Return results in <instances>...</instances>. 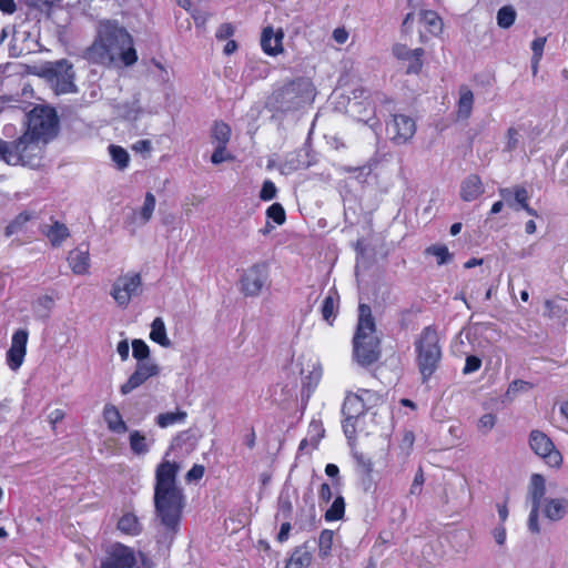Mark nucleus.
<instances>
[{"instance_id":"obj_57","label":"nucleus","mask_w":568,"mask_h":568,"mask_svg":"<svg viewBox=\"0 0 568 568\" xmlns=\"http://www.w3.org/2000/svg\"><path fill=\"white\" fill-rule=\"evenodd\" d=\"M425 481L424 474L422 468L418 469V471L415 475V478L413 480V484L410 486V494L416 495L422 491V486Z\"/></svg>"},{"instance_id":"obj_19","label":"nucleus","mask_w":568,"mask_h":568,"mask_svg":"<svg viewBox=\"0 0 568 568\" xmlns=\"http://www.w3.org/2000/svg\"><path fill=\"white\" fill-rule=\"evenodd\" d=\"M540 508L547 519L561 520L568 514V493L562 497L545 498Z\"/></svg>"},{"instance_id":"obj_49","label":"nucleus","mask_w":568,"mask_h":568,"mask_svg":"<svg viewBox=\"0 0 568 568\" xmlns=\"http://www.w3.org/2000/svg\"><path fill=\"white\" fill-rule=\"evenodd\" d=\"M481 367V359L475 355H468L465 361V366L463 368V374L468 375L479 371Z\"/></svg>"},{"instance_id":"obj_30","label":"nucleus","mask_w":568,"mask_h":568,"mask_svg":"<svg viewBox=\"0 0 568 568\" xmlns=\"http://www.w3.org/2000/svg\"><path fill=\"white\" fill-rule=\"evenodd\" d=\"M130 448L135 455H144L150 450L153 440L148 442V438L140 430H132L129 436Z\"/></svg>"},{"instance_id":"obj_56","label":"nucleus","mask_w":568,"mask_h":568,"mask_svg":"<svg viewBox=\"0 0 568 568\" xmlns=\"http://www.w3.org/2000/svg\"><path fill=\"white\" fill-rule=\"evenodd\" d=\"M507 143H506V150L511 152L514 151L518 145V131L514 128H509L507 131Z\"/></svg>"},{"instance_id":"obj_39","label":"nucleus","mask_w":568,"mask_h":568,"mask_svg":"<svg viewBox=\"0 0 568 568\" xmlns=\"http://www.w3.org/2000/svg\"><path fill=\"white\" fill-rule=\"evenodd\" d=\"M516 20V10L511 6H504L497 12V24L503 29L510 28Z\"/></svg>"},{"instance_id":"obj_45","label":"nucleus","mask_w":568,"mask_h":568,"mask_svg":"<svg viewBox=\"0 0 568 568\" xmlns=\"http://www.w3.org/2000/svg\"><path fill=\"white\" fill-rule=\"evenodd\" d=\"M353 458L357 465V467L366 475H369L373 471V462L369 457L361 452H353Z\"/></svg>"},{"instance_id":"obj_48","label":"nucleus","mask_w":568,"mask_h":568,"mask_svg":"<svg viewBox=\"0 0 568 568\" xmlns=\"http://www.w3.org/2000/svg\"><path fill=\"white\" fill-rule=\"evenodd\" d=\"M277 189L275 184L271 180H266L263 182L262 189L260 191V199L262 201H271L276 196Z\"/></svg>"},{"instance_id":"obj_1","label":"nucleus","mask_w":568,"mask_h":568,"mask_svg":"<svg viewBox=\"0 0 568 568\" xmlns=\"http://www.w3.org/2000/svg\"><path fill=\"white\" fill-rule=\"evenodd\" d=\"M179 465L164 460L155 469L154 509L164 528L162 542L172 544L180 530L182 511L185 506L183 489L178 486Z\"/></svg>"},{"instance_id":"obj_15","label":"nucleus","mask_w":568,"mask_h":568,"mask_svg":"<svg viewBox=\"0 0 568 568\" xmlns=\"http://www.w3.org/2000/svg\"><path fill=\"white\" fill-rule=\"evenodd\" d=\"M160 371L159 365L154 362L136 363L134 372L129 376L128 381L120 386V393L122 395L132 393L151 377L158 376Z\"/></svg>"},{"instance_id":"obj_58","label":"nucleus","mask_w":568,"mask_h":568,"mask_svg":"<svg viewBox=\"0 0 568 568\" xmlns=\"http://www.w3.org/2000/svg\"><path fill=\"white\" fill-rule=\"evenodd\" d=\"M393 53L397 59L407 60L413 55V50L408 49L406 45L397 44L393 48Z\"/></svg>"},{"instance_id":"obj_41","label":"nucleus","mask_w":568,"mask_h":568,"mask_svg":"<svg viewBox=\"0 0 568 568\" xmlns=\"http://www.w3.org/2000/svg\"><path fill=\"white\" fill-rule=\"evenodd\" d=\"M426 253L434 255L437 258L438 265L447 264L453 260V255L446 245H432L426 248Z\"/></svg>"},{"instance_id":"obj_18","label":"nucleus","mask_w":568,"mask_h":568,"mask_svg":"<svg viewBox=\"0 0 568 568\" xmlns=\"http://www.w3.org/2000/svg\"><path fill=\"white\" fill-rule=\"evenodd\" d=\"M67 260L75 275H85L89 273L91 261L88 245L80 244L71 250Z\"/></svg>"},{"instance_id":"obj_38","label":"nucleus","mask_w":568,"mask_h":568,"mask_svg":"<svg viewBox=\"0 0 568 568\" xmlns=\"http://www.w3.org/2000/svg\"><path fill=\"white\" fill-rule=\"evenodd\" d=\"M333 537L334 532L329 529H324L321 531L318 537V556L321 558H326L332 552L333 546Z\"/></svg>"},{"instance_id":"obj_60","label":"nucleus","mask_w":568,"mask_h":568,"mask_svg":"<svg viewBox=\"0 0 568 568\" xmlns=\"http://www.w3.org/2000/svg\"><path fill=\"white\" fill-rule=\"evenodd\" d=\"M325 474L328 477L333 478L334 486H339L341 485L339 468L337 467V465H335V464H327L326 467H325Z\"/></svg>"},{"instance_id":"obj_2","label":"nucleus","mask_w":568,"mask_h":568,"mask_svg":"<svg viewBox=\"0 0 568 568\" xmlns=\"http://www.w3.org/2000/svg\"><path fill=\"white\" fill-rule=\"evenodd\" d=\"M91 60L102 64L121 61L132 65L138 60L130 33L118 22L105 20L99 23L98 37L88 52Z\"/></svg>"},{"instance_id":"obj_23","label":"nucleus","mask_w":568,"mask_h":568,"mask_svg":"<svg viewBox=\"0 0 568 568\" xmlns=\"http://www.w3.org/2000/svg\"><path fill=\"white\" fill-rule=\"evenodd\" d=\"M338 303H339V295H338L337 291L334 288L329 290L327 295L324 297L322 306H321L322 317L329 325H332L336 318V315L338 312Z\"/></svg>"},{"instance_id":"obj_37","label":"nucleus","mask_w":568,"mask_h":568,"mask_svg":"<svg viewBox=\"0 0 568 568\" xmlns=\"http://www.w3.org/2000/svg\"><path fill=\"white\" fill-rule=\"evenodd\" d=\"M345 514V500L342 496H337L331 507L325 511L326 521H335L343 518Z\"/></svg>"},{"instance_id":"obj_21","label":"nucleus","mask_w":568,"mask_h":568,"mask_svg":"<svg viewBox=\"0 0 568 568\" xmlns=\"http://www.w3.org/2000/svg\"><path fill=\"white\" fill-rule=\"evenodd\" d=\"M484 193L481 179L477 174L468 175L460 184V197L465 202H471Z\"/></svg>"},{"instance_id":"obj_35","label":"nucleus","mask_w":568,"mask_h":568,"mask_svg":"<svg viewBox=\"0 0 568 568\" xmlns=\"http://www.w3.org/2000/svg\"><path fill=\"white\" fill-rule=\"evenodd\" d=\"M33 217V215L30 212H21L18 214L14 220H12L4 230L6 236H11L13 234L19 233L23 226Z\"/></svg>"},{"instance_id":"obj_25","label":"nucleus","mask_w":568,"mask_h":568,"mask_svg":"<svg viewBox=\"0 0 568 568\" xmlns=\"http://www.w3.org/2000/svg\"><path fill=\"white\" fill-rule=\"evenodd\" d=\"M116 528L124 535L138 536L142 532V525L139 518L132 514L126 513L120 517Z\"/></svg>"},{"instance_id":"obj_29","label":"nucleus","mask_w":568,"mask_h":568,"mask_svg":"<svg viewBox=\"0 0 568 568\" xmlns=\"http://www.w3.org/2000/svg\"><path fill=\"white\" fill-rule=\"evenodd\" d=\"M420 21L427 28L428 32L432 33L433 36H438L443 32V20L435 11H422Z\"/></svg>"},{"instance_id":"obj_20","label":"nucleus","mask_w":568,"mask_h":568,"mask_svg":"<svg viewBox=\"0 0 568 568\" xmlns=\"http://www.w3.org/2000/svg\"><path fill=\"white\" fill-rule=\"evenodd\" d=\"M499 194L506 201L507 205L515 211L521 210L525 207V204H528L529 194L523 186L500 189Z\"/></svg>"},{"instance_id":"obj_64","label":"nucleus","mask_w":568,"mask_h":568,"mask_svg":"<svg viewBox=\"0 0 568 568\" xmlns=\"http://www.w3.org/2000/svg\"><path fill=\"white\" fill-rule=\"evenodd\" d=\"M132 149L135 152H140V153L150 152L152 149V144H151V141H149V140H139L132 145Z\"/></svg>"},{"instance_id":"obj_27","label":"nucleus","mask_w":568,"mask_h":568,"mask_svg":"<svg viewBox=\"0 0 568 568\" xmlns=\"http://www.w3.org/2000/svg\"><path fill=\"white\" fill-rule=\"evenodd\" d=\"M474 104V94L471 90L467 87L463 85L459 89V100H458V118L468 119L471 114Z\"/></svg>"},{"instance_id":"obj_47","label":"nucleus","mask_w":568,"mask_h":568,"mask_svg":"<svg viewBox=\"0 0 568 568\" xmlns=\"http://www.w3.org/2000/svg\"><path fill=\"white\" fill-rule=\"evenodd\" d=\"M540 505H531V510L528 517V529L534 534L540 532V527L538 523V515L541 510Z\"/></svg>"},{"instance_id":"obj_7","label":"nucleus","mask_w":568,"mask_h":568,"mask_svg":"<svg viewBox=\"0 0 568 568\" xmlns=\"http://www.w3.org/2000/svg\"><path fill=\"white\" fill-rule=\"evenodd\" d=\"M26 131L39 143L47 144L59 130V118L53 108L37 105L27 114Z\"/></svg>"},{"instance_id":"obj_32","label":"nucleus","mask_w":568,"mask_h":568,"mask_svg":"<svg viewBox=\"0 0 568 568\" xmlns=\"http://www.w3.org/2000/svg\"><path fill=\"white\" fill-rule=\"evenodd\" d=\"M155 204H156L155 196L151 192H146L145 197H144V203L138 213V220L141 225L146 224L151 220L154 209H155ZM133 219H136L135 212H133Z\"/></svg>"},{"instance_id":"obj_63","label":"nucleus","mask_w":568,"mask_h":568,"mask_svg":"<svg viewBox=\"0 0 568 568\" xmlns=\"http://www.w3.org/2000/svg\"><path fill=\"white\" fill-rule=\"evenodd\" d=\"M65 414L62 409H53L48 418H49V423L51 424L52 428L54 429L57 424L60 423L63 418H64Z\"/></svg>"},{"instance_id":"obj_51","label":"nucleus","mask_w":568,"mask_h":568,"mask_svg":"<svg viewBox=\"0 0 568 568\" xmlns=\"http://www.w3.org/2000/svg\"><path fill=\"white\" fill-rule=\"evenodd\" d=\"M547 39L545 37H538L531 42V51L535 62L541 60L544 48Z\"/></svg>"},{"instance_id":"obj_6","label":"nucleus","mask_w":568,"mask_h":568,"mask_svg":"<svg viewBox=\"0 0 568 568\" xmlns=\"http://www.w3.org/2000/svg\"><path fill=\"white\" fill-rule=\"evenodd\" d=\"M42 159V148L38 141L23 132L14 141L0 139V160L9 165L37 168Z\"/></svg>"},{"instance_id":"obj_11","label":"nucleus","mask_w":568,"mask_h":568,"mask_svg":"<svg viewBox=\"0 0 568 568\" xmlns=\"http://www.w3.org/2000/svg\"><path fill=\"white\" fill-rule=\"evenodd\" d=\"M268 265L256 263L244 271L240 280V291L250 297L258 296L268 283Z\"/></svg>"},{"instance_id":"obj_59","label":"nucleus","mask_w":568,"mask_h":568,"mask_svg":"<svg viewBox=\"0 0 568 568\" xmlns=\"http://www.w3.org/2000/svg\"><path fill=\"white\" fill-rule=\"evenodd\" d=\"M491 534H493V537L497 545H499V546L505 545L506 538H507V532H506V528L504 525H499L496 528H494Z\"/></svg>"},{"instance_id":"obj_4","label":"nucleus","mask_w":568,"mask_h":568,"mask_svg":"<svg viewBox=\"0 0 568 568\" xmlns=\"http://www.w3.org/2000/svg\"><path fill=\"white\" fill-rule=\"evenodd\" d=\"M414 347L422 383L425 384L438 369L443 357L437 328L434 325L424 327L415 339Z\"/></svg>"},{"instance_id":"obj_26","label":"nucleus","mask_w":568,"mask_h":568,"mask_svg":"<svg viewBox=\"0 0 568 568\" xmlns=\"http://www.w3.org/2000/svg\"><path fill=\"white\" fill-rule=\"evenodd\" d=\"M546 483L545 478L539 474H534L529 484V499L531 505H540L545 499Z\"/></svg>"},{"instance_id":"obj_46","label":"nucleus","mask_w":568,"mask_h":568,"mask_svg":"<svg viewBox=\"0 0 568 568\" xmlns=\"http://www.w3.org/2000/svg\"><path fill=\"white\" fill-rule=\"evenodd\" d=\"M293 505L288 495L281 494L278 497V513L277 516H282L284 519L291 517Z\"/></svg>"},{"instance_id":"obj_34","label":"nucleus","mask_w":568,"mask_h":568,"mask_svg":"<svg viewBox=\"0 0 568 568\" xmlns=\"http://www.w3.org/2000/svg\"><path fill=\"white\" fill-rule=\"evenodd\" d=\"M312 556L304 547L294 550L288 559L285 568H307L311 564Z\"/></svg>"},{"instance_id":"obj_36","label":"nucleus","mask_w":568,"mask_h":568,"mask_svg":"<svg viewBox=\"0 0 568 568\" xmlns=\"http://www.w3.org/2000/svg\"><path fill=\"white\" fill-rule=\"evenodd\" d=\"M109 153L112 161L116 164L119 170L128 168L130 162V155L125 149L119 145L111 144L109 146Z\"/></svg>"},{"instance_id":"obj_22","label":"nucleus","mask_w":568,"mask_h":568,"mask_svg":"<svg viewBox=\"0 0 568 568\" xmlns=\"http://www.w3.org/2000/svg\"><path fill=\"white\" fill-rule=\"evenodd\" d=\"M102 416L110 432L124 434L128 430V426L123 420L120 410L114 405H104Z\"/></svg>"},{"instance_id":"obj_24","label":"nucleus","mask_w":568,"mask_h":568,"mask_svg":"<svg viewBox=\"0 0 568 568\" xmlns=\"http://www.w3.org/2000/svg\"><path fill=\"white\" fill-rule=\"evenodd\" d=\"M43 234L48 237L52 246H60L63 241L70 236L69 229L65 224L54 221L51 225L47 226Z\"/></svg>"},{"instance_id":"obj_3","label":"nucleus","mask_w":568,"mask_h":568,"mask_svg":"<svg viewBox=\"0 0 568 568\" xmlns=\"http://www.w3.org/2000/svg\"><path fill=\"white\" fill-rule=\"evenodd\" d=\"M353 356L361 366H369L381 357V339L376 323L367 304L358 305V318L353 336Z\"/></svg>"},{"instance_id":"obj_17","label":"nucleus","mask_w":568,"mask_h":568,"mask_svg":"<svg viewBox=\"0 0 568 568\" xmlns=\"http://www.w3.org/2000/svg\"><path fill=\"white\" fill-rule=\"evenodd\" d=\"M284 32L281 28L276 31L273 27L267 26L262 30L261 48L267 55L275 57L284 51L283 48Z\"/></svg>"},{"instance_id":"obj_14","label":"nucleus","mask_w":568,"mask_h":568,"mask_svg":"<svg viewBox=\"0 0 568 568\" xmlns=\"http://www.w3.org/2000/svg\"><path fill=\"white\" fill-rule=\"evenodd\" d=\"M101 562L108 568H134L136 557L131 547L122 542H114L109 547L106 558Z\"/></svg>"},{"instance_id":"obj_54","label":"nucleus","mask_w":568,"mask_h":568,"mask_svg":"<svg viewBox=\"0 0 568 568\" xmlns=\"http://www.w3.org/2000/svg\"><path fill=\"white\" fill-rule=\"evenodd\" d=\"M321 376H322L321 371L314 369L303 381V387L307 388L308 390L314 389L317 386V384L321 379Z\"/></svg>"},{"instance_id":"obj_8","label":"nucleus","mask_w":568,"mask_h":568,"mask_svg":"<svg viewBox=\"0 0 568 568\" xmlns=\"http://www.w3.org/2000/svg\"><path fill=\"white\" fill-rule=\"evenodd\" d=\"M40 77L50 84L57 94L77 92L73 65L67 59L47 62L41 67Z\"/></svg>"},{"instance_id":"obj_5","label":"nucleus","mask_w":568,"mask_h":568,"mask_svg":"<svg viewBox=\"0 0 568 568\" xmlns=\"http://www.w3.org/2000/svg\"><path fill=\"white\" fill-rule=\"evenodd\" d=\"M315 93L310 79L297 78L275 90L271 97V103L277 111L292 112L312 103Z\"/></svg>"},{"instance_id":"obj_55","label":"nucleus","mask_w":568,"mask_h":568,"mask_svg":"<svg viewBox=\"0 0 568 568\" xmlns=\"http://www.w3.org/2000/svg\"><path fill=\"white\" fill-rule=\"evenodd\" d=\"M234 27L231 23H222L216 30L215 37L217 40H225L234 34Z\"/></svg>"},{"instance_id":"obj_62","label":"nucleus","mask_w":568,"mask_h":568,"mask_svg":"<svg viewBox=\"0 0 568 568\" xmlns=\"http://www.w3.org/2000/svg\"><path fill=\"white\" fill-rule=\"evenodd\" d=\"M116 352L121 357V361L125 362L129 358L130 346L126 339L120 341L116 346Z\"/></svg>"},{"instance_id":"obj_61","label":"nucleus","mask_w":568,"mask_h":568,"mask_svg":"<svg viewBox=\"0 0 568 568\" xmlns=\"http://www.w3.org/2000/svg\"><path fill=\"white\" fill-rule=\"evenodd\" d=\"M332 496L333 493L331 486L327 483H323L318 491V497L321 501L328 503L332 499Z\"/></svg>"},{"instance_id":"obj_9","label":"nucleus","mask_w":568,"mask_h":568,"mask_svg":"<svg viewBox=\"0 0 568 568\" xmlns=\"http://www.w3.org/2000/svg\"><path fill=\"white\" fill-rule=\"evenodd\" d=\"M141 287V274L136 272H128L116 277L112 284L110 295L119 307L126 308L132 297L139 295Z\"/></svg>"},{"instance_id":"obj_33","label":"nucleus","mask_w":568,"mask_h":568,"mask_svg":"<svg viewBox=\"0 0 568 568\" xmlns=\"http://www.w3.org/2000/svg\"><path fill=\"white\" fill-rule=\"evenodd\" d=\"M231 138V128L225 122H215L212 131H211V139L212 142L216 145H225L227 146V143Z\"/></svg>"},{"instance_id":"obj_31","label":"nucleus","mask_w":568,"mask_h":568,"mask_svg":"<svg viewBox=\"0 0 568 568\" xmlns=\"http://www.w3.org/2000/svg\"><path fill=\"white\" fill-rule=\"evenodd\" d=\"M187 417L186 412L178 409L176 412H168L159 414L155 417V423L161 428H166L169 426L184 423Z\"/></svg>"},{"instance_id":"obj_16","label":"nucleus","mask_w":568,"mask_h":568,"mask_svg":"<svg viewBox=\"0 0 568 568\" xmlns=\"http://www.w3.org/2000/svg\"><path fill=\"white\" fill-rule=\"evenodd\" d=\"M29 332L26 328L17 329L11 338L10 348L7 352V364L12 371H18L27 354Z\"/></svg>"},{"instance_id":"obj_12","label":"nucleus","mask_w":568,"mask_h":568,"mask_svg":"<svg viewBox=\"0 0 568 568\" xmlns=\"http://www.w3.org/2000/svg\"><path fill=\"white\" fill-rule=\"evenodd\" d=\"M529 446L548 466L559 467L562 464L560 452L556 449L552 440L541 430L535 429L530 432Z\"/></svg>"},{"instance_id":"obj_42","label":"nucleus","mask_w":568,"mask_h":568,"mask_svg":"<svg viewBox=\"0 0 568 568\" xmlns=\"http://www.w3.org/2000/svg\"><path fill=\"white\" fill-rule=\"evenodd\" d=\"M266 216L277 225H282L286 221L285 210L280 203H273L266 210Z\"/></svg>"},{"instance_id":"obj_43","label":"nucleus","mask_w":568,"mask_h":568,"mask_svg":"<svg viewBox=\"0 0 568 568\" xmlns=\"http://www.w3.org/2000/svg\"><path fill=\"white\" fill-rule=\"evenodd\" d=\"M425 51L423 48H416L413 50V55L410 59H407L409 61V64L407 67V70H406V73L410 74V73H414V74H417L420 72L422 68H423V55H424Z\"/></svg>"},{"instance_id":"obj_28","label":"nucleus","mask_w":568,"mask_h":568,"mask_svg":"<svg viewBox=\"0 0 568 568\" xmlns=\"http://www.w3.org/2000/svg\"><path fill=\"white\" fill-rule=\"evenodd\" d=\"M150 338L163 347L171 346L162 317H155L151 324Z\"/></svg>"},{"instance_id":"obj_44","label":"nucleus","mask_w":568,"mask_h":568,"mask_svg":"<svg viewBox=\"0 0 568 568\" xmlns=\"http://www.w3.org/2000/svg\"><path fill=\"white\" fill-rule=\"evenodd\" d=\"M497 417L493 413L484 414L477 422V429L486 435L488 434L496 425Z\"/></svg>"},{"instance_id":"obj_52","label":"nucleus","mask_w":568,"mask_h":568,"mask_svg":"<svg viewBox=\"0 0 568 568\" xmlns=\"http://www.w3.org/2000/svg\"><path fill=\"white\" fill-rule=\"evenodd\" d=\"M204 473L205 468L203 465L194 464L192 468L186 473L185 479L189 483L197 481L204 476Z\"/></svg>"},{"instance_id":"obj_13","label":"nucleus","mask_w":568,"mask_h":568,"mask_svg":"<svg viewBox=\"0 0 568 568\" xmlns=\"http://www.w3.org/2000/svg\"><path fill=\"white\" fill-rule=\"evenodd\" d=\"M389 140L396 145L408 143L416 133V122L406 114H393L386 123Z\"/></svg>"},{"instance_id":"obj_10","label":"nucleus","mask_w":568,"mask_h":568,"mask_svg":"<svg viewBox=\"0 0 568 568\" xmlns=\"http://www.w3.org/2000/svg\"><path fill=\"white\" fill-rule=\"evenodd\" d=\"M377 394L369 389H359L357 394H348L343 403L342 413L346 423L363 416L377 402Z\"/></svg>"},{"instance_id":"obj_53","label":"nucleus","mask_w":568,"mask_h":568,"mask_svg":"<svg viewBox=\"0 0 568 568\" xmlns=\"http://www.w3.org/2000/svg\"><path fill=\"white\" fill-rule=\"evenodd\" d=\"M532 387V385L528 382L516 379L508 386L507 395H515L518 392L528 390Z\"/></svg>"},{"instance_id":"obj_50","label":"nucleus","mask_w":568,"mask_h":568,"mask_svg":"<svg viewBox=\"0 0 568 568\" xmlns=\"http://www.w3.org/2000/svg\"><path fill=\"white\" fill-rule=\"evenodd\" d=\"M231 159L232 156L226 152L225 145H216L214 152L211 155V162L213 164H220Z\"/></svg>"},{"instance_id":"obj_40","label":"nucleus","mask_w":568,"mask_h":568,"mask_svg":"<svg viewBox=\"0 0 568 568\" xmlns=\"http://www.w3.org/2000/svg\"><path fill=\"white\" fill-rule=\"evenodd\" d=\"M132 355L136 359V363L152 362L149 358L150 357V347L143 339H133Z\"/></svg>"}]
</instances>
